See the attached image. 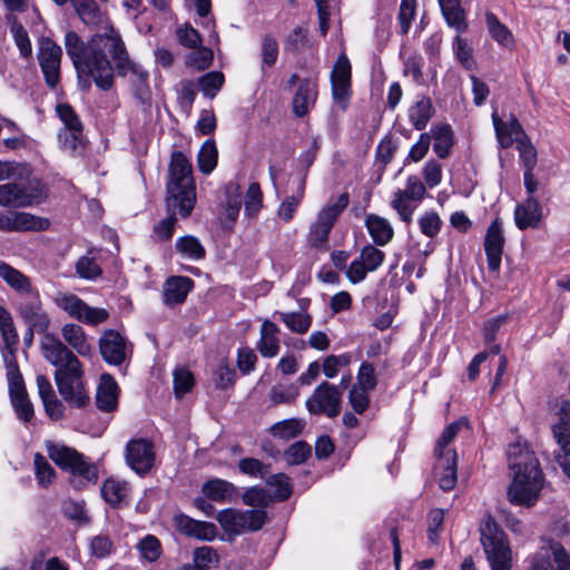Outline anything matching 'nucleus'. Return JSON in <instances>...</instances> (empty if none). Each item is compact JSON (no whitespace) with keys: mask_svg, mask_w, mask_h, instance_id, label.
I'll return each mask as SVG.
<instances>
[{"mask_svg":"<svg viewBox=\"0 0 570 570\" xmlns=\"http://www.w3.org/2000/svg\"><path fill=\"white\" fill-rule=\"evenodd\" d=\"M40 348L43 358L56 367L53 377L63 401L71 407L87 406L90 397L82 383V364L75 352L50 333L43 335Z\"/></svg>","mask_w":570,"mask_h":570,"instance_id":"3","label":"nucleus"},{"mask_svg":"<svg viewBox=\"0 0 570 570\" xmlns=\"http://www.w3.org/2000/svg\"><path fill=\"white\" fill-rule=\"evenodd\" d=\"M431 139H433V150L439 158L445 159L451 154L454 136L453 130L448 124H436L431 128Z\"/></svg>","mask_w":570,"mask_h":570,"instance_id":"30","label":"nucleus"},{"mask_svg":"<svg viewBox=\"0 0 570 570\" xmlns=\"http://www.w3.org/2000/svg\"><path fill=\"white\" fill-rule=\"evenodd\" d=\"M55 303L71 317L76 318L80 312L83 301L75 294L59 293L55 297Z\"/></svg>","mask_w":570,"mask_h":570,"instance_id":"60","label":"nucleus"},{"mask_svg":"<svg viewBox=\"0 0 570 570\" xmlns=\"http://www.w3.org/2000/svg\"><path fill=\"white\" fill-rule=\"evenodd\" d=\"M317 81L304 78L299 81L293 97V112L296 117L306 116L314 107L317 99Z\"/></svg>","mask_w":570,"mask_h":570,"instance_id":"20","label":"nucleus"},{"mask_svg":"<svg viewBox=\"0 0 570 570\" xmlns=\"http://www.w3.org/2000/svg\"><path fill=\"white\" fill-rule=\"evenodd\" d=\"M141 558L148 562L156 561L161 554L160 541L151 534L144 537L137 546Z\"/></svg>","mask_w":570,"mask_h":570,"instance_id":"52","label":"nucleus"},{"mask_svg":"<svg viewBox=\"0 0 570 570\" xmlns=\"http://www.w3.org/2000/svg\"><path fill=\"white\" fill-rule=\"evenodd\" d=\"M98 346L102 360L112 366H121L132 354L131 343L115 330L104 331Z\"/></svg>","mask_w":570,"mask_h":570,"instance_id":"11","label":"nucleus"},{"mask_svg":"<svg viewBox=\"0 0 570 570\" xmlns=\"http://www.w3.org/2000/svg\"><path fill=\"white\" fill-rule=\"evenodd\" d=\"M175 246L178 253H180L184 257L193 261H199L206 256L204 246L199 239L193 235L179 237L176 240Z\"/></svg>","mask_w":570,"mask_h":570,"instance_id":"39","label":"nucleus"},{"mask_svg":"<svg viewBox=\"0 0 570 570\" xmlns=\"http://www.w3.org/2000/svg\"><path fill=\"white\" fill-rule=\"evenodd\" d=\"M466 420L460 419L458 421L452 422L444 429L443 433L441 434L440 439L436 442V446L434 450L435 456H446V451L453 450L452 448H450V444L456 438L461 429L463 426H466Z\"/></svg>","mask_w":570,"mask_h":570,"instance_id":"42","label":"nucleus"},{"mask_svg":"<svg viewBox=\"0 0 570 570\" xmlns=\"http://www.w3.org/2000/svg\"><path fill=\"white\" fill-rule=\"evenodd\" d=\"M57 112L69 131L66 134L65 145L75 150L81 141L82 124L72 107L67 104L58 105Z\"/></svg>","mask_w":570,"mask_h":570,"instance_id":"25","label":"nucleus"},{"mask_svg":"<svg viewBox=\"0 0 570 570\" xmlns=\"http://www.w3.org/2000/svg\"><path fill=\"white\" fill-rule=\"evenodd\" d=\"M40 348L43 358L56 367L53 377L63 401L71 407L87 406L90 397L82 383V364L75 352L50 333L43 335Z\"/></svg>","mask_w":570,"mask_h":570,"instance_id":"2","label":"nucleus"},{"mask_svg":"<svg viewBox=\"0 0 570 570\" xmlns=\"http://www.w3.org/2000/svg\"><path fill=\"white\" fill-rule=\"evenodd\" d=\"M517 148L520 154V159L525 168V170H533L538 158L537 150L534 146L531 144L529 137H523V139H518Z\"/></svg>","mask_w":570,"mask_h":570,"instance_id":"58","label":"nucleus"},{"mask_svg":"<svg viewBox=\"0 0 570 570\" xmlns=\"http://www.w3.org/2000/svg\"><path fill=\"white\" fill-rule=\"evenodd\" d=\"M242 499L246 505L259 508L258 510H264L274 501L273 495L267 490L258 487L245 490Z\"/></svg>","mask_w":570,"mask_h":570,"instance_id":"47","label":"nucleus"},{"mask_svg":"<svg viewBox=\"0 0 570 570\" xmlns=\"http://www.w3.org/2000/svg\"><path fill=\"white\" fill-rule=\"evenodd\" d=\"M304 422L298 419H287L271 426L269 433L282 440H291L302 433Z\"/></svg>","mask_w":570,"mask_h":570,"instance_id":"43","label":"nucleus"},{"mask_svg":"<svg viewBox=\"0 0 570 570\" xmlns=\"http://www.w3.org/2000/svg\"><path fill=\"white\" fill-rule=\"evenodd\" d=\"M10 23V31L13 36L14 42L19 48L22 57L28 58L31 56L32 47L26 28L18 21L13 14L7 17Z\"/></svg>","mask_w":570,"mask_h":570,"instance_id":"41","label":"nucleus"},{"mask_svg":"<svg viewBox=\"0 0 570 570\" xmlns=\"http://www.w3.org/2000/svg\"><path fill=\"white\" fill-rule=\"evenodd\" d=\"M0 277L20 294L29 296L37 292L26 275L4 262H0Z\"/></svg>","mask_w":570,"mask_h":570,"instance_id":"32","label":"nucleus"},{"mask_svg":"<svg viewBox=\"0 0 570 570\" xmlns=\"http://www.w3.org/2000/svg\"><path fill=\"white\" fill-rule=\"evenodd\" d=\"M14 179L19 184L20 195L26 197L22 207L39 204L47 197L45 184L32 175L28 166H24Z\"/></svg>","mask_w":570,"mask_h":570,"instance_id":"18","label":"nucleus"},{"mask_svg":"<svg viewBox=\"0 0 570 570\" xmlns=\"http://www.w3.org/2000/svg\"><path fill=\"white\" fill-rule=\"evenodd\" d=\"M219 562V557L216 550L212 547H199L194 550L193 563L198 568L208 570L212 566Z\"/></svg>","mask_w":570,"mask_h":570,"instance_id":"55","label":"nucleus"},{"mask_svg":"<svg viewBox=\"0 0 570 570\" xmlns=\"http://www.w3.org/2000/svg\"><path fill=\"white\" fill-rule=\"evenodd\" d=\"M65 48L77 71L78 81L82 90H89L91 78L101 90H109L114 86V68L106 56L105 31L94 35L87 42L75 31L65 35Z\"/></svg>","mask_w":570,"mask_h":570,"instance_id":"1","label":"nucleus"},{"mask_svg":"<svg viewBox=\"0 0 570 570\" xmlns=\"http://www.w3.org/2000/svg\"><path fill=\"white\" fill-rule=\"evenodd\" d=\"M444 511L442 509H434L428 515V538L433 544H436L440 539V533L443 531Z\"/></svg>","mask_w":570,"mask_h":570,"instance_id":"57","label":"nucleus"},{"mask_svg":"<svg viewBox=\"0 0 570 570\" xmlns=\"http://www.w3.org/2000/svg\"><path fill=\"white\" fill-rule=\"evenodd\" d=\"M128 484L126 482L107 479L101 487V495L107 503L112 507L119 505L128 495Z\"/></svg>","mask_w":570,"mask_h":570,"instance_id":"38","label":"nucleus"},{"mask_svg":"<svg viewBox=\"0 0 570 570\" xmlns=\"http://www.w3.org/2000/svg\"><path fill=\"white\" fill-rule=\"evenodd\" d=\"M279 320L286 324V326L297 334H304L308 331L312 324V317L308 314L299 312L284 313L277 312Z\"/></svg>","mask_w":570,"mask_h":570,"instance_id":"45","label":"nucleus"},{"mask_svg":"<svg viewBox=\"0 0 570 570\" xmlns=\"http://www.w3.org/2000/svg\"><path fill=\"white\" fill-rule=\"evenodd\" d=\"M33 463L38 482L43 487L50 484L56 476V472L46 458L37 453Z\"/></svg>","mask_w":570,"mask_h":570,"instance_id":"61","label":"nucleus"},{"mask_svg":"<svg viewBox=\"0 0 570 570\" xmlns=\"http://www.w3.org/2000/svg\"><path fill=\"white\" fill-rule=\"evenodd\" d=\"M119 387L114 376L104 373L96 392V405L102 412H114L118 406Z\"/></svg>","mask_w":570,"mask_h":570,"instance_id":"22","label":"nucleus"},{"mask_svg":"<svg viewBox=\"0 0 570 570\" xmlns=\"http://www.w3.org/2000/svg\"><path fill=\"white\" fill-rule=\"evenodd\" d=\"M26 197L19 193L17 179L0 185V205L3 207H22Z\"/></svg>","mask_w":570,"mask_h":570,"instance_id":"46","label":"nucleus"},{"mask_svg":"<svg viewBox=\"0 0 570 570\" xmlns=\"http://www.w3.org/2000/svg\"><path fill=\"white\" fill-rule=\"evenodd\" d=\"M305 189V178L302 179L297 195L287 197L278 208V216L283 218L285 222H288L293 218L294 213L296 212L303 196Z\"/></svg>","mask_w":570,"mask_h":570,"instance_id":"54","label":"nucleus"},{"mask_svg":"<svg viewBox=\"0 0 570 570\" xmlns=\"http://www.w3.org/2000/svg\"><path fill=\"white\" fill-rule=\"evenodd\" d=\"M341 390L334 384L323 381L306 400V407L314 415L324 414L327 417H336L341 413Z\"/></svg>","mask_w":570,"mask_h":570,"instance_id":"10","label":"nucleus"},{"mask_svg":"<svg viewBox=\"0 0 570 570\" xmlns=\"http://www.w3.org/2000/svg\"><path fill=\"white\" fill-rule=\"evenodd\" d=\"M492 120L499 144L501 145L502 148H509L513 141L518 142V139H523V137H528L521 124L513 115L510 116L508 122H504L500 119L497 112H493Z\"/></svg>","mask_w":570,"mask_h":570,"instance_id":"23","label":"nucleus"},{"mask_svg":"<svg viewBox=\"0 0 570 570\" xmlns=\"http://www.w3.org/2000/svg\"><path fill=\"white\" fill-rule=\"evenodd\" d=\"M62 49L50 38H42L39 46V65L46 83L56 88L60 80Z\"/></svg>","mask_w":570,"mask_h":570,"instance_id":"12","label":"nucleus"},{"mask_svg":"<svg viewBox=\"0 0 570 570\" xmlns=\"http://www.w3.org/2000/svg\"><path fill=\"white\" fill-rule=\"evenodd\" d=\"M49 226L45 218L24 212H14V230H43Z\"/></svg>","mask_w":570,"mask_h":570,"instance_id":"48","label":"nucleus"},{"mask_svg":"<svg viewBox=\"0 0 570 570\" xmlns=\"http://www.w3.org/2000/svg\"><path fill=\"white\" fill-rule=\"evenodd\" d=\"M107 51L110 53L117 73L125 77L128 73L135 78L134 81L140 86H147L148 72L129 59L125 43L120 35L111 24L105 26Z\"/></svg>","mask_w":570,"mask_h":570,"instance_id":"8","label":"nucleus"},{"mask_svg":"<svg viewBox=\"0 0 570 570\" xmlns=\"http://www.w3.org/2000/svg\"><path fill=\"white\" fill-rule=\"evenodd\" d=\"M9 394L17 416L23 422H30L33 417V406L30 402L20 370L11 366L7 372Z\"/></svg>","mask_w":570,"mask_h":570,"instance_id":"13","label":"nucleus"},{"mask_svg":"<svg viewBox=\"0 0 570 570\" xmlns=\"http://www.w3.org/2000/svg\"><path fill=\"white\" fill-rule=\"evenodd\" d=\"M194 287V281L187 276H170L164 283L163 298L167 306L183 304Z\"/></svg>","mask_w":570,"mask_h":570,"instance_id":"21","label":"nucleus"},{"mask_svg":"<svg viewBox=\"0 0 570 570\" xmlns=\"http://www.w3.org/2000/svg\"><path fill=\"white\" fill-rule=\"evenodd\" d=\"M266 484L275 488L273 498L277 501H285L292 494L289 478L285 473L267 474Z\"/></svg>","mask_w":570,"mask_h":570,"instance_id":"49","label":"nucleus"},{"mask_svg":"<svg viewBox=\"0 0 570 570\" xmlns=\"http://www.w3.org/2000/svg\"><path fill=\"white\" fill-rule=\"evenodd\" d=\"M485 24L491 38L507 49H513L515 40L510 29L493 12L485 13Z\"/></svg>","mask_w":570,"mask_h":570,"instance_id":"33","label":"nucleus"},{"mask_svg":"<svg viewBox=\"0 0 570 570\" xmlns=\"http://www.w3.org/2000/svg\"><path fill=\"white\" fill-rule=\"evenodd\" d=\"M267 519L265 510L239 511L232 508L224 509L216 515V520L222 529L232 535L258 531L267 522Z\"/></svg>","mask_w":570,"mask_h":570,"instance_id":"9","label":"nucleus"},{"mask_svg":"<svg viewBox=\"0 0 570 570\" xmlns=\"http://www.w3.org/2000/svg\"><path fill=\"white\" fill-rule=\"evenodd\" d=\"M504 243L505 238L503 235L502 223L499 218H495L488 227L484 238V250L488 258V266L493 272H497L500 268Z\"/></svg>","mask_w":570,"mask_h":570,"instance_id":"16","label":"nucleus"},{"mask_svg":"<svg viewBox=\"0 0 570 570\" xmlns=\"http://www.w3.org/2000/svg\"><path fill=\"white\" fill-rule=\"evenodd\" d=\"M434 115L432 101L428 97H422L410 109V119L416 130H422Z\"/></svg>","mask_w":570,"mask_h":570,"instance_id":"37","label":"nucleus"},{"mask_svg":"<svg viewBox=\"0 0 570 570\" xmlns=\"http://www.w3.org/2000/svg\"><path fill=\"white\" fill-rule=\"evenodd\" d=\"M442 14L449 27L453 28L459 36L468 29L464 10L461 0H438Z\"/></svg>","mask_w":570,"mask_h":570,"instance_id":"29","label":"nucleus"},{"mask_svg":"<svg viewBox=\"0 0 570 570\" xmlns=\"http://www.w3.org/2000/svg\"><path fill=\"white\" fill-rule=\"evenodd\" d=\"M269 464H265L255 458H244L238 462V469L243 474L265 479L269 473Z\"/></svg>","mask_w":570,"mask_h":570,"instance_id":"53","label":"nucleus"},{"mask_svg":"<svg viewBox=\"0 0 570 570\" xmlns=\"http://www.w3.org/2000/svg\"><path fill=\"white\" fill-rule=\"evenodd\" d=\"M127 464L138 474L148 473L155 462L154 444L146 439H136L126 446Z\"/></svg>","mask_w":570,"mask_h":570,"instance_id":"14","label":"nucleus"},{"mask_svg":"<svg viewBox=\"0 0 570 570\" xmlns=\"http://www.w3.org/2000/svg\"><path fill=\"white\" fill-rule=\"evenodd\" d=\"M46 448L48 456L61 470L70 474L69 482L75 489L81 490L89 484L97 483L98 469L83 454L73 448L53 442H47Z\"/></svg>","mask_w":570,"mask_h":570,"instance_id":"6","label":"nucleus"},{"mask_svg":"<svg viewBox=\"0 0 570 570\" xmlns=\"http://www.w3.org/2000/svg\"><path fill=\"white\" fill-rule=\"evenodd\" d=\"M63 343L81 356H89L92 347L88 342L87 334L80 325L67 323L61 327Z\"/></svg>","mask_w":570,"mask_h":570,"instance_id":"27","label":"nucleus"},{"mask_svg":"<svg viewBox=\"0 0 570 570\" xmlns=\"http://www.w3.org/2000/svg\"><path fill=\"white\" fill-rule=\"evenodd\" d=\"M225 189L227 199L224 215L233 224L236 220L242 206L240 188L236 183L230 181L226 185Z\"/></svg>","mask_w":570,"mask_h":570,"instance_id":"44","label":"nucleus"},{"mask_svg":"<svg viewBox=\"0 0 570 570\" xmlns=\"http://www.w3.org/2000/svg\"><path fill=\"white\" fill-rule=\"evenodd\" d=\"M348 202L347 193L341 194L336 200L331 199L318 213L315 222L332 229L338 216L347 207Z\"/></svg>","mask_w":570,"mask_h":570,"instance_id":"35","label":"nucleus"},{"mask_svg":"<svg viewBox=\"0 0 570 570\" xmlns=\"http://www.w3.org/2000/svg\"><path fill=\"white\" fill-rule=\"evenodd\" d=\"M394 195H401L407 200L420 202L425 195V186L416 176H410L405 189H399Z\"/></svg>","mask_w":570,"mask_h":570,"instance_id":"59","label":"nucleus"},{"mask_svg":"<svg viewBox=\"0 0 570 570\" xmlns=\"http://www.w3.org/2000/svg\"><path fill=\"white\" fill-rule=\"evenodd\" d=\"M351 361L352 356L348 353L341 355H327L323 360L322 371L326 377L333 379L343 367L350 365Z\"/></svg>","mask_w":570,"mask_h":570,"instance_id":"50","label":"nucleus"},{"mask_svg":"<svg viewBox=\"0 0 570 570\" xmlns=\"http://www.w3.org/2000/svg\"><path fill=\"white\" fill-rule=\"evenodd\" d=\"M509 466L513 481L508 488V499L512 504L533 507L543 488V473L534 453L520 444L509 448Z\"/></svg>","mask_w":570,"mask_h":570,"instance_id":"5","label":"nucleus"},{"mask_svg":"<svg viewBox=\"0 0 570 570\" xmlns=\"http://www.w3.org/2000/svg\"><path fill=\"white\" fill-rule=\"evenodd\" d=\"M194 386V375L186 368H177L174 372V391L177 397H181Z\"/></svg>","mask_w":570,"mask_h":570,"instance_id":"63","label":"nucleus"},{"mask_svg":"<svg viewBox=\"0 0 570 570\" xmlns=\"http://www.w3.org/2000/svg\"><path fill=\"white\" fill-rule=\"evenodd\" d=\"M202 492L212 501L225 502L232 500L236 488L233 483L223 479H212L203 484Z\"/></svg>","mask_w":570,"mask_h":570,"instance_id":"34","label":"nucleus"},{"mask_svg":"<svg viewBox=\"0 0 570 570\" xmlns=\"http://www.w3.org/2000/svg\"><path fill=\"white\" fill-rule=\"evenodd\" d=\"M365 226L373 242L379 246H384L391 242L394 232L387 219L375 215L368 214L365 218Z\"/></svg>","mask_w":570,"mask_h":570,"instance_id":"31","label":"nucleus"},{"mask_svg":"<svg viewBox=\"0 0 570 570\" xmlns=\"http://www.w3.org/2000/svg\"><path fill=\"white\" fill-rule=\"evenodd\" d=\"M217 159L218 150L215 141L213 139L206 140L198 151L197 161L199 170L205 175L210 174L217 166Z\"/></svg>","mask_w":570,"mask_h":570,"instance_id":"40","label":"nucleus"},{"mask_svg":"<svg viewBox=\"0 0 570 570\" xmlns=\"http://www.w3.org/2000/svg\"><path fill=\"white\" fill-rule=\"evenodd\" d=\"M80 20L90 27L100 24L104 20V16L95 0H69Z\"/></svg>","mask_w":570,"mask_h":570,"instance_id":"36","label":"nucleus"},{"mask_svg":"<svg viewBox=\"0 0 570 570\" xmlns=\"http://www.w3.org/2000/svg\"><path fill=\"white\" fill-rule=\"evenodd\" d=\"M312 448L305 441L293 443L284 453L285 460L291 465L304 463L311 455Z\"/></svg>","mask_w":570,"mask_h":570,"instance_id":"51","label":"nucleus"},{"mask_svg":"<svg viewBox=\"0 0 570 570\" xmlns=\"http://www.w3.org/2000/svg\"><path fill=\"white\" fill-rule=\"evenodd\" d=\"M480 534L491 570H510L512 567V551L505 533L492 515L488 514L482 520Z\"/></svg>","mask_w":570,"mask_h":570,"instance_id":"7","label":"nucleus"},{"mask_svg":"<svg viewBox=\"0 0 570 570\" xmlns=\"http://www.w3.org/2000/svg\"><path fill=\"white\" fill-rule=\"evenodd\" d=\"M384 257L385 255L381 249L373 245H366L361 252L360 261L364 263L370 272H373L382 265Z\"/></svg>","mask_w":570,"mask_h":570,"instance_id":"64","label":"nucleus"},{"mask_svg":"<svg viewBox=\"0 0 570 570\" xmlns=\"http://www.w3.org/2000/svg\"><path fill=\"white\" fill-rule=\"evenodd\" d=\"M224 83V76L220 72H208L199 78V86L203 94L209 98L216 96Z\"/></svg>","mask_w":570,"mask_h":570,"instance_id":"62","label":"nucleus"},{"mask_svg":"<svg viewBox=\"0 0 570 570\" xmlns=\"http://www.w3.org/2000/svg\"><path fill=\"white\" fill-rule=\"evenodd\" d=\"M453 49L456 56V59L461 62V65L468 69L473 70L475 68V61L472 55V48L468 46V42L461 38V36L456 35L453 43Z\"/></svg>","mask_w":570,"mask_h":570,"instance_id":"56","label":"nucleus"},{"mask_svg":"<svg viewBox=\"0 0 570 570\" xmlns=\"http://www.w3.org/2000/svg\"><path fill=\"white\" fill-rule=\"evenodd\" d=\"M279 328L278 326L265 320L261 326L259 340L256 344L257 351L263 357H274L279 352Z\"/></svg>","mask_w":570,"mask_h":570,"instance_id":"28","label":"nucleus"},{"mask_svg":"<svg viewBox=\"0 0 570 570\" xmlns=\"http://www.w3.org/2000/svg\"><path fill=\"white\" fill-rule=\"evenodd\" d=\"M19 313L29 326L36 328V332H47L50 318L42 308L38 292L29 295L27 301L19 304Z\"/></svg>","mask_w":570,"mask_h":570,"instance_id":"17","label":"nucleus"},{"mask_svg":"<svg viewBox=\"0 0 570 570\" xmlns=\"http://www.w3.org/2000/svg\"><path fill=\"white\" fill-rule=\"evenodd\" d=\"M434 466L439 485L443 491H451L456 484V452L448 450L446 456H436Z\"/></svg>","mask_w":570,"mask_h":570,"instance_id":"24","label":"nucleus"},{"mask_svg":"<svg viewBox=\"0 0 570 570\" xmlns=\"http://www.w3.org/2000/svg\"><path fill=\"white\" fill-rule=\"evenodd\" d=\"M542 217V209L539 200L529 196L522 204H519L514 210V220L519 229L537 227Z\"/></svg>","mask_w":570,"mask_h":570,"instance_id":"26","label":"nucleus"},{"mask_svg":"<svg viewBox=\"0 0 570 570\" xmlns=\"http://www.w3.org/2000/svg\"><path fill=\"white\" fill-rule=\"evenodd\" d=\"M0 332L4 343L2 357L7 372L11 371V366H14L16 370H19V365L16 360V351L19 338L13 325L12 317L4 308L0 311Z\"/></svg>","mask_w":570,"mask_h":570,"instance_id":"15","label":"nucleus"},{"mask_svg":"<svg viewBox=\"0 0 570 570\" xmlns=\"http://www.w3.org/2000/svg\"><path fill=\"white\" fill-rule=\"evenodd\" d=\"M196 204V187L193 167L181 151H174L168 168L166 184V208L168 217L159 222L154 232L163 240L169 239L177 222L176 214L186 218L190 216Z\"/></svg>","mask_w":570,"mask_h":570,"instance_id":"4","label":"nucleus"},{"mask_svg":"<svg viewBox=\"0 0 570 570\" xmlns=\"http://www.w3.org/2000/svg\"><path fill=\"white\" fill-rule=\"evenodd\" d=\"M174 524L178 532L203 541H212L217 535V528L212 522L198 521L186 514L174 517Z\"/></svg>","mask_w":570,"mask_h":570,"instance_id":"19","label":"nucleus"}]
</instances>
